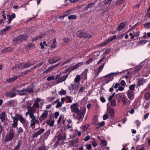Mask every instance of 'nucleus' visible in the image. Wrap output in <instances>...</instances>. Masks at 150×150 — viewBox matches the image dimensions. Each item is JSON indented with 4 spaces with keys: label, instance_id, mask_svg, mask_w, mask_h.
Listing matches in <instances>:
<instances>
[{
    "label": "nucleus",
    "instance_id": "obj_42",
    "mask_svg": "<svg viewBox=\"0 0 150 150\" xmlns=\"http://www.w3.org/2000/svg\"><path fill=\"white\" fill-rule=\"evenodd\" d=\"M69 1L70 3H75L76 2L79 1V0H65V2L66 3H69V2H67V1Z\"/></svg>",
    "mask_w": 150,
    "mask_h": 150
},
{
    "label": "nucleus",
    "instance_id": "obj_54",
    "mask_svg": "<svg viewBox=\"0 0 150 150\" xmlns=\"http://www.w3.org/2000/svg\"><path fill=\"white\" fill-rule=\"evenodd\" d=\"M105 124V122L104 121H103L100 123H99L98 122V125L100 127H103L104 126Z\"/></svg>",
    "mask_w": 150,
    "mask_h": 150
},
{
    "label": "nucleus",
    "instance_id": "obj_26",
    "mask_svg": "<svg viewBox=\"0 0 150 150\" xmlns=\"http://www.w3.org/2000/svg\"><path fill=\"white\" fill-rule=\"evenodd\" d=\"M27 109L28 111H29L30 113L35 112V108L34 107H33V106L32 107H28Z\"/></svg>",
    "mask_w": 150,
    "mask_h": 150
},
{
    "label": "nucleus",
    "instance_id": "obj_4",
    "mask_svg": "<svg viewBox=\"0 0 150 150\" xmlns=\"http://www.w3.org/2000/svg\"><path fill=\"white\" fill-rule=\"evenodd\" d=\"M76 36L78 38H84L86 39H89L92 37L90 34H87L82 30H78L76 34Z\"/></svg>",
    "mask_w": 150,
    "mask_h": 150
},
{
    "label": "nucleus",
    "instance_id": "obj_2",
    "mask_svg": "<svg viewBox=\"0 0 150 150\" xmlns=\"http://www.w3.org/2000/svg\"><path fill=\"white\" fill-rule=\"evenodd\" d=\"M119 74V73L117 71L116 72L110 73L104 76L105 78L104 81L105 83L107 84L112 81L114 79V77H116Z\"/></svg>",
    "mask_w": 150,
    "mask_h": 150
},
{
    "label": "nucleus",
    "instance_id": "obj_55",
    "mask_svg": "<svg viewBox=\"0 0 150 150\" xmlns=\"http://www.w3.org/2000/svg\"><path fill=\"white\" fill-rule=\"evenodd\" d=\"M77 85L76 84H72L71 85V88H69L70 89H73L76 88L77 87Z\"/></svg>",
    "mask_w": 150,
    "mask_h": 150
},
{
    "label": "nucleus",
    "instance_id": "obj_21",
    "mask_svg": "<svg viewBox=\"0 0 150 150\" xmlns=\"http://www.w3.org/2000/svg\"><path fill=\"white\" fill-rule=\"evenodd\" d=\"M84 63L83 62H79L77 64H76L73 67L72 69V70H75L78 67L81 66L82 65L84 64Z\"/></svg>",
    "mask_w": 150,
    "mask_h": 150
},
{
    "label": "nucleus",
    "instance_id": "obj_53",
    "mask_svg": "<svg viewBox=\"0 0 150 150\" xmlns=\"http://www.w3.org/2000/svg\"><path fill=\"white\" fill-rule=\"evenodd\" d=\"M135 86L134 85H132L129 86V90H131L132 91L134 89Z\"/></svg>",
    "mask_w": 150,
    "mask_h": 150
},
{
    "label": "nucleus",
    "instance_id": "obj_37",
    "mask_svg": "<svg viewBox=\"0 0 150 150\" xmlns=\"http://www.w3.org/2000/svg\"><path fill=\"white\" fill-rule=\"evenodd\" d=\"M33 69L32 68H31L30 69H26L23 72H21V73L22 74H23V75H26L28 72H30V69Z\"/></svg>",
    "mask_w": 150,
    "mask_h": 150
},
{
    "label": "nucleus",
    "instance_id": "obj_49",
    "mask_svg": "<svg viewBox=\"0 0 150 150\" xmlns=\"http://www.w3.org/2000/svg\"><path fill=\"white\" fill-rule=\"evenodd\" d=\"M55 77L54 76L52 75L50 76L49 77L47 78V80L48 81H50L51 80L54 79Z\"/></svg>",
    "mask_w": 150,
    "mask_h": 150
},
{
    "label": "nucleus",
    "instance_id": "obj_3",
    "mask_svg": "<svg viewBox=\"0 0 150 150\" xmlns=\"http://www.w3.org/2000/svg\"><path fill=\"white\" fill-rule=\"evenodd\" d=\"M28 37V36L27 34H21L15 38L13 41L14 42L17 43L26 40Z\"/></svg>",
    "mask_w": 150,
    "mask_h": 150
},
{
    "label": "nucleus",
    "instance_id": "obj_39",
    "mask_svg": "<svg viewBox=\"0 0 150 150\" xmlns=\"http://www.w3.org/2000/svg\"><path fill=\"white\" fill-rule=\"evenodd\" d=\"M11 117L13 120V122H17L19 120V118L18 116L13 117L11 116Z\"/></svg>",
    "mask_w": 150,
    "mask_h": 150
},
{
    "label": "nucleus",
    "instance_id": "obj_35",
    "mask_svg": "<svg viewBox=\"0 0 150 150\" xmlns=\"http://www.w3.org/2000/svg\"><path fill=\"white\" fill-rule=\"evenodd\" d=\"M144 97L146 100H148L150 98V92H147L145 93L144 95Z\"/></svg>",
    "mask_w": 150,
    "mask_h": 150
},
{
    "label": "nucleus",
    "instance_id": "obj_28",
    "mask_svg": "<svg viewBox=\"0 0 150 150\" xmlns=\"http://www.w3.org/2000/svg\"><path fill=\"white\" fill-rule=\"evenodd\" d=\"M31 66V64L30 63H25L23 68H26L30 67Z\"/></svg>",
    "mask_w": 150,
    "mask_h": 150
},
{
    "label": "nucleus",
    "instance_id": "obj_33",
    "mask_svg": "<svg viewBox=\"0 0 150 150\" xmlns=\"http://www.w3.org/2000/svg\"><path fill=\"white\" fill-rule=\"evenodd\" d=\"M43 64V62H41L40 63H39L35 65L33 68L34 69H35L39 67H40Z\"/></svg>",
    "mask_w": 150,
    "mask_h": 150
},
{
    "label": "nucleus",
    "instance_id": "obj_29",
    "mask_svg": "<svg viewBox=\"0 0 150 150\" xmlns=\"http://www.w3.org/2000/svg\"><path fill=\"white\" fill-rule=\"evenodd\" d=\"M6 112H2L0 116V119H6Z\"/></svg>",
    "mask_w": 150,
    "mask_h": 150
},
{
    "label": "nucleus",
    "instance_id": "obj_48",
    "mask_svg": "<svg viewBox=\"0 0 150 150\" xmlns=\"http://www.w3.org/2000/svg\"><path fill=\"white\" fill-rule=\"evenodd\" d=\"M104 65H105V64L103 63L102 65H101V66H100L99 67L98 69V71H99L100 72L103 69L104 67Z\"/></svg>",
    "mask_w": 150,
    "mask_h": 150
},
{
    "label": "nucleus",
    "instance_id": "obj_32",
    "mask_svg": "<svg viewBox=\"0 0 150 150\" xmlns=\"http://www.w3.org/2000/svg\"><path fill=\"white\" fill-rule=\"evenodd\" d=\"M95 4V3L94 2L90 3L87 5L86 8H92V7L94 6Z\"/></svg>",
    "mask_w": 150,
    "mask_h": 150
},
{
    "label": "nucleus",
    "instance_id": "obj_43",
    "mask_svg": "<svg viewBox=\"0 0 150 150\" xmlns=\"http://www.w3.org/2000/svg\"><path fill=\"white\" fill-rule=\"evenodd\" d=\"M15 103V101L14 100H11L10 101L7 102V103H8L10 106L11 105L14 104Z\"/></svg>",
    "mask_w": 150,
    "mask_h": 150
},
{
    "label": "nucleus",
    "instance_id": "obj_19",
    "mask_svg": "<svg viewBox=\"0 0 150 150\" xmlns=\"http://www.w3.org/2000/svg\"><path fill=\"white\" fill-rule=\"evenodd\" d=\"M146 82V81L145 79L143 78H141L138 81L137 86H139L141 85H142L143 84L145 83Z\"/></svg>",
    "mask_w": 150,
    "mask_h": 150
},
{
    "label": "nucleus",
    "instance_id": "obj_16",
    "mask_svg": "<svg viewBox=\"0 0 150 150\" xmlns=\"http://www.w3.org/2000/svg\"><path fill=\"white\" fill-rule=\"evenodd\" d=\"M126 27V25L124 22H122L120 24L117 28V30L118 31H120L122 30L124 28Z\"/></svg>",
    "mask_w": 150,
    "mask_h": 150
},
{
    "label": "nucleus",
    "instance_id": "obj_25",
    "mask_svg": "<svg viewBox=\"0 0 150 150\" xmlns=\"http://www.w3.org/2000/svg\"><path fill=\"white\" fill-rule=\"evenodd\" d=\"M79 139L76 138L75 139H73L72 141L70 142V144L71 145L73 146L77 143L79 141Z\"/></svg>",
    "mask_w": 150,
    "mask_h": 150
},
{
    "label": "nucleus",
    "instance_id": "obj_46",
    "mask_svg": "<svg viewBox=\"0 0 150 150\" xmlns=\"http://www.w3.org/2000/svg\"><path fill=\"white\" fill-rule=\"evenodd\" d=\"M10 47L6 48L3 49L2 50V52H8L10 51Z\"/></svg>",
    "mask_w": 150,
    "mask_h": 150
},
{
    "label": "nucleus",
    "instance_id": "obj_64",
    "mask_svg": "<svg viewBox=\"0 0 150 150\" xmlns=\"http://www.w3.org/2000/svg\"><path fill=\"white\" fill-rule=\"evenodd\" d=\"M109 118V116L107 114H105L103 116V119L104 120H105Z\"/></svg>",
    "mask_w": 150,
    "mask_h": 150
},
{
    "label": "nucleus",
    "instance_id": "obj_52",
    "mask_svg": "<svg viewBox=\"0 0 150 150\" xmlns=\"http://www.w3.org/2000/svg\"><path fill=\"white\" fill-rule=\"evenodd\" d=\"M22 144V142L21 141H18L17 145L16 147L18 149H19L21 146Z\"/></svg>",
    "mask_w": 150,
    "mask_h": 150
},
{
    "label": "nucleus",
    "instance_id": "obj_45",
    "mask_svg": "<svg viewBox=\"0 0 150 150\" xmlns=\"http://www.w3.org/2000/svg\"><path fill=\"white\" fill-rule=\"evenodd\" d=\"M34 113H30V118L32 119L31 120H34L36 119L35 117Z\"/></svg>",
    "mask_w": 150,
    "mask_h": 150
},
{
    "label": "nucleus",
    "instance_id": "obj_51",
    "mask_svg": "<svg viewBox=\"0 0 150 150\" xmlns=\"http://www.w3.org/2000/svg\"><path fill=\"white\" fill-rule=\"evenodd\" d=\"M78 106V104L77 103H75L72 105L71 106H70V108H71L72 110V109H73L74 108H75L76 107H77Z\"/></svg>",
    "mask_w": 150,
    "mask_h": 150
},
{
    "label": "nucleus",
    "instance_id": "obj_6",
    "mask_svg": "<svg viewBox=\"0 0 150 150\" xmlns=\"http://www.w3.org/2000/svg\"><path fill=\"white\" fill-rule=\"evenodd\" d=\"M61 60V58L60 57L56 56L49 58L48 59V62L50 64H53Z\"/></svg>",
    "mask_w": 150,
    "mask_h": 150
},
{
    "label": "nucleus",
    "instance_id": "obj_7",
    "mask_svg": "<svg viewBox=\"0 0 150 150\" xmlns=\"http://www.w3.org/2000/svg\"><path fill=\"white\" fill-rule=\"evenodd\" d=\"M85 113V111L84 110H83L76 113V119H77L79 120L78 123L81 120V121L83 119L84 117Z\"/></svg>",
    "mask_w": 150,
    "mask_h": 150
},
{
    "label": "nucleus",
    "instance_id": "obj_23",
    "mask_svg": "<svg viewBox=\"0 0 150 150\" xmlns=\"http://www.w3.org/2000/svg\"><path fill=\"white\" fill-rule=\"evenodd\" d=\"M46 123L47 125H49L50 126H53L54 125V119L52 120H48L46 121Z\"/></svg>",
    "mask_w": 150,
    "mask_h": 150
},
{
    "label": "nucleus",
    "instance_id": "obj_22",
    "mask_svg": "<svg viewBox=\"0 0 150 150\" xmlns=\"http://www.w3.org/2000/svg\"><path fill=\"white\" fill-rule=\"evenodd\" d=\"M17 79V77L14 76L11 78H9L6 80L7 82L8 83H11Z\"/></svg>",
    "mask_w": 150,
    "mask_h": 150
},
{
    "label": "nucleus",
    "instance_id": "obj_57",
    "mask_svg": "<svg viewBox=\"0 0 150 150\" xmlns=\"http://www.w3.org/2000/svg\"><path fill=\"white\" fill-rule=\"evenodd\" d=\"M140 4L139 3H138L136 5H135L133 6V8L134 9H139L140 6Z\"/></svg>",
    "mask_w": 150,
    "mask_h": 150
},
{
    "label": "nucleus",
    "instance_id": "obj_38",
    "mask_svg": "<svg viewBox=\"0 0 150 150\" xmlns=\"http://www.w3.org/2000/svg\"><path fill=\"white\" fill-rule=\"evenodd\" d=\"M50 133V132L49 131H46L45 132L44 134V138L45 139H47V138L49 136Z\"/></svg>",
    "mask_w": 150,
    "mask_h": 150
},
{
    "label": "nucleus",
    "instance_id": "obj_14",
    "mask_svg": "<svg viewBox=\"0 0 150 150\" xmlns=\"http://www.w3.org/2000/svg\"><path fill=\"white\" fill-rule=\"evenodd\" d=\"M120 86V84L119 83H114L112 86V87L110 88L109 91L110 92H112L113 91V88L117 89L118 88L119 86Z\"/></svg>",
    "mask_w": 150,
    "mask_h": 150
},
{
    "label": "nucleus",
    "instance_id": "obj_61",
    "mask_svg": "<svg viewBox=\"0 0 150 150\" xmlns=\"http://www.w3.org/2000/svg\"><path fill=\"white\" fill-rule=\"evenodd\" d=\"M101 143L102 145L105 146L107 144V141L105 140H102L101 142Z\"/></svg>",
    "mask_w": 150,
    "mask_h": 150
},
{
    "label": "nucleus",
    "instance_id": "obj_56",
    "mask_svg": "<svg viewBox=\"0 0 150 150\" xmlns=\"http://www.w3.org/2000/svg\"><path fill=\"white\" fill-rule=\"evenodd\" d=\"M144 26L147 28H150V22H148L144 24Z\"/></svg>",
    "mask_w": 150,
    "mask_h": 150
},
{
    "label": "nucleus",
    "instance_id": "obj_31",
    "mask_svg": "<svg viewBox=\"0 0 150 150\" xmlns=\"http://www.w3.org/2000/svg\"><path fill=\"white\" fill-rule=\"evenodd\" d=\"M81 80V77L79 75H78L74 79V81L76 82H78Z\"/></svg>",
    "mask_w": 150,
    "mask_h": 150
},
{
    "label": "nucleus",
    "instance_id": "obj_10",
    "mask_svg": "<svg viewBox=\"0 0 150 150\" xmlns=\"http://www.w3.org/2000/svg\"><path fill=\"white\" fill-rule=\"evenodd\" d=\"M48 115V111L45 110L44 111L41 115L39 117L40 121H42L44 120L47 117Z\"/></svg>",
    "mask_w": 150,
    "mask_h": 150
},
{
    "label": "nucleus",
    "instance_id": "obj_11",
    "mask_svg": "<svg viewBox=\"0 0 150 150\" xmlns=\"http://www.w3.org/2000/svg\"><path fill=\"white\" fill-rule=\"evenodd\" d=\"M128 98L130 100L133 99L134 97V94L133 91L131 90H128L126 92Z\"/></svg>",
    "mask_w": 150,
    "mask_h": 150
},
{
    "label": "nucleus",
    "instance_id": "obj_62",
    "mask_svg": "<svg viewBox=\"0 0 150 150\" xmlns=\"http://www.w3.org/2000/svg\"><path fill=\"white\" fill-rule=\"evenodd\" d=\"M62 103L59 101L56 106V108H57L59 107H61L62 106Z\"/></svg>",
    "mask_w": 150,
    "mask_h": 150
},
{
    "label": "nucleus",
    "instance_id": "obj_8",
    "mask_svg": "<svg viewBox=\"0 0 150 150\" xmlns=\"http://www.w3.org/2000/svg\"><path fill=\"white\" fill-rule=\"evenodd\" d=\"M115 96H119L120 97H122V101L123 102V104L124 105H126L127 104L130 103V101L128 99L127 97L124 95L122 97V95L121 93H118Z\"/></svg>",
    "mask_w": 150,
    "mask_h": 150
},
{
    "label": "nucleus",
    "instance_id": "obj_27",
    "mask_svg": "<svg viewBox=\"0 0 150 150\" xmlns=\"http://www.w3.org/2000/svg\"><path fill=\"white\" fill-rule=\"evenodd\" d=\"M38 121L36 119H35L34 120H31V123L30 125V127L34 126L36 124V123H38Z\"/></svg>",
    "mask_w": 150,
    "mask_h": 150
},
{
    "label": "nucleus",
    "instance_id": "obj_13",
    "mask_svg": "<svg viewBox=\"0 0 150 150\" xmlns=\"http://www.w3.org/2000/svg\"><path fill=\"white\" fill-rule=\"evenodd\" d=\"M66 134L64 132H62L59 134L57 137L58 141L64 140L66 138Z\"/></svg>",
    "mask_w": 150,
    "mask_h": 150
},
{
    "label": "nucleus",
    "instance_id": "obj_47",
    "mask_svg": "<svg viewBox=\"0 0 150 150\" xmlns=\"http://www.w3.org/2000/svg\"><path fill=\"white\" fill-rule=\"evenodd\" d=\"M120 85H121L122 86L125 87V86L126 85V83L125 81L124 80H122L120 82Z\"/></svg>",
    "mask_w": 150,
    "mask_h": 150
},
{
    "label": "nucleus",
    "instance_id": "obj_58",
    "mask_svg": "<svg viewBox=\"0 0 150 150\" xmlns=\"http://www.w3.org/2000/svg\"><path fill=\"white\" fill-rule=\"evenodd\" d=\"M112 106H114L116 105V101L115 100H112L110 102Z\"/></svg>",
    "mask_w": 150,
    "mask_h": 150
},
{
    "label": "nucleus",
    "instance_id": "obj_41",
    "mask_svg": "<svg viewBox=\"0 0 150 150\" xmlns=\"http://www.w3.org/2000/svg\"><path fill=\"white\" fill-rule=\"evenodd\" d=\"M66 98L68 100V102H66L67 103H71L72 101L71 97L69 96H67L66 97Z\"/></svg>",
    "mask_w": 150,
    "mask_h": 150
},
{
    "label": "nucleus",
    "instance_id": "obj_40",
    "mask_svg": "<svg viewBox=\"0 0 150 150\" xmlns=\"http://www.w3.org/2000/svg\"><path fill=\"white\" fill-rule=\"evenodd\" d=\"M68 18L69 20H71V19H76V16L74 15H72L69 16L68 17Z\"/></svg>",
    "mask_w": 150,
    "mask_h": 150
},
{
    "label": "nucleus",
    "instance_id": "obj_34",
    "mask_svg": "<svg viewBox=\"0 0 150 150\" xmlns=\"http://www.w3.org/2000/svg\"><path fill=\"white\" fill-rule=\"evenodd\" d=\"M67 93L66 91L63 89H62L59 92V94L60 95H64L66 94Z\"/></svg>",
    "mask_w": 150,
    "mask_h": 150
},
{
    "label": "nucleus",
    "instance_id": "obj_59",
    "mask_svg": "<svg viewBox=\"0 0 150 150\" xmlns=\"http://www.w3.org/2000/svg\"><path fill=\"white\" fill-rule=\"evenodd\" d=\"M116 38V35H114L111 37L108 38L109 40L110 41H112L113 40L115 39Z\"/></svg>",
    "mask_w": 150,
    "mask_h": 150
},
{
    "label": "nucleus",
    "instance_id": "obj_12",
    "mask_svg": "<svg viewBox=\"0 0 150 150\" xmlns=\"http://www.w3.org/2000/svg\"><path fill=\"white\" fill-rule=\"evenodd\" d=\"M69 74V73L66 75L62 76L60 78L58 79L57 80V83H59L65 81L68 78V75Z\"/></svg>",
    "mask_w": 150,
    "mask_h": 150
},
{
    "label": "nucleus",
    "instance_id": "obj_20",
    "mask_svg": "<svg viewBox=\"0 0 150 150\" xmlns=\"http://www.w3.org/2000/svg\"><path fill=\"white\" fill-rule=\"evenodd\" d=\"M16 116L18 117L19 118V120L21 123L23 124L25 122V119L23 118L21 115H20L18 114H17L16 115Z\"/></svg>",
    "mask_w": 150,
    "mask_h": 150
},
{
    "label": "nucleus",
    "instance_id": "obj_15",
    "mask_svg": "<svg viewBox=\"0 0 150 150\" xmlns=\"http://www.w3.org/2000/svg\"><path fill=\"white\" fill-rule=\"evenodd\" d=\"M41 100L40 98H37L33 104V107H34L35 108H38L39 106V103Z\"/></svg>",
    "mask_w": 150,
    "mask_h": 150
},
{
    "label": "nucleus",
    "instance_id": "obj_30",
    "mask_svg": "<svg viewBox=\"0 0 150 150\" xmlns=\"http://www.w3.org/2000/svg\"><path fill=\"white\" fill-rule=\"evenodd\" d=\"M71 112H74L76 113H77L81 111V110H79V108L77 107L74 108L73 109L71 110Z\"/></svg>",
    "mask_w": 150,
    "mask_h": 150
},
{
    "label": "nucleus",
    "instance_id": "obj_60",
    "mask_svg": "<svg viewBox=\"0 0 150 150\" xmlns=\"http://www.w3.org/2000/svg\"><path fill=\"white\" fill-rule=\"evenodd\" d=\"M86 149H87L90 150L92 147L91 145V144H86Z\"/></svg>",
    "mask_w": 150,
    "mask_h": 150
},
{
    "label": "nucleus",
    "instance_id": "obj_63",
    "mask_svg": "<svg viewBox=\"0 0 150 150\" xmlns=\"http://www.w3.org/2000/svg\"><path fill=\"white\" fill-rule=\"evenodd\" d=\"M118 90L120 91H123L125 89V87L122 86H120L118 87Z\"/></svg>",
    "mask_w": 150,
    "mask_h": 150
},
{
    "label": "nucleus",
    "instance_id": "obj_24",
    "mask_svg": "<svg viewBox=\"0 0 150 150\" xmlns=\"http://www.w3.org/2000/svg\"><path fill=\"white\" fill-rule=\"evenodd\" d=\"M55 68V66H51L50 67H49L47 69L45 70L44 72V73H47L49 72L50 71L52 70Z\"/></svg>",
    "mask_w": 150,
    "mask_h": 150
},
{
    "label": "nucleus",
    "instance_id": "obj_9",
    "mask_svg": "<svg viewBox=\"0 0 150 150\" xmlns=\"http://www.w3.org/2000/svg\"><path fill=\"white\" fill-rule=\"evenodd\" d=\"M45 131V129H44L42 128L40 129L32 136V138L33 139H36L39 135L41 134Z\"/></svg>",
    "mask_w": 150,
    "mask_h": 150
},
{
    "label": "nucleus",
    "instance_id": "obj_50",
    "mask_svg": "<svg viewBox=\"0 0 150 150\" xmlns=\"http://www.w3.org/2000/svg\"><path fill=\"white\" fill-rule=\"evenodd\" d=\"M9 16V15H7V16L8 18V21H7V23L8 24H9L11 23V21L13 19L12 18H11V17H10Z\"/></svg>",
    "mask_w": 150,
    "mask_h": 150
},
{
    "label": "nucleus",
    "instance_id": "obj_18",
    "mask_svg": "<svg viewBox=\"0 0 150 150\" xmlns=\"http://www.w3.org/2000/svg\"><path fill=\"white\" fill-rule=\"evenodd\" d=\"M17 94L15 92H13L11 91L7 92L6 93V96H7L9 97L10 98H12L15 97Z\"/></svg>",
    "mask_w": 150,
    "mask_h": 150
},
{
    "label": "nucleus",
    "instance_id": "obj_36",
    "mask_svg": "<svg viewBox=\"0 0 150 150\" xmlns=\"http://www.w3.org/2000/svg\"><path fill=\"white\" fill-rule=\"evenodd\" d=\"M74 58V57H72L71 58H69V59H68L66 61L64 62L63 63L62 65H64L66 64H67L70 61H71Z\"/></svg>",
    "mask_w": 150,
    "mask_h": 150
},
{
    "label": "nucleus",
    "instance_id": "obj_5",
    "mask_svg": "<svg viewBox=\"0 0 150 150\" xmlns=\"http://www.w3.org/2000/svg\"><path fill=\"white\" fill-rule=\"evenodd\" d=\"M14 130L13 129H11L9 134H7L4 139L5 142L12 140L13 138L14 135Z\"/></svg>",
    "mask_w": 150,
    "mask_h": 150
},
{
    "label": "nucleus",
    "instance_id": "obj_17",
    "mask_svg": "<svg viewBox=\"0 0 150 150\" xmlns=\"http://www.w3.org/2000/svg\"><path fill=\"white\" fill-rule=\"evenodd\" d=\"M109 116L111 117H113L114 115V110L113 108H110L108 110Z\"/></svg>",
    "mask_w": 150,
    "mask_h": 150
},
{
    "label": "nucleus",
    "instance_id": "obj_44",
    "mask_svg": "<svg viewBox=\"0 0 150 150\" xmlns=\"http://www.w3.org/2000/svg\"><path fill=\"white\" fill-rule=\"evenodd\" d=\"M92 144L94 147H95L97 145V144L96 141V139H94L93 140L92 142Z\"/></svg>",
    "mask_w": 150,
    "mask_h": 150
},
{
    "label": "nucleus",
    "instance_id": "obj_1",
    "mask_svg": "<svg viewBox=\"0 0 150 150\" xmlns=\"http://www.w3.org/2000/svg\"><path fill=\"white\" fill-rule=\"evenodd\" d=\"M13 92L16 91L18 93V94L20 96H25L33 92V87L30 86L25 88H23L22 90H17L16 87H13L11 90Z\"/></svg>",
    "mask_w": 150,
    "mask_h": 150
}]
</instances>
